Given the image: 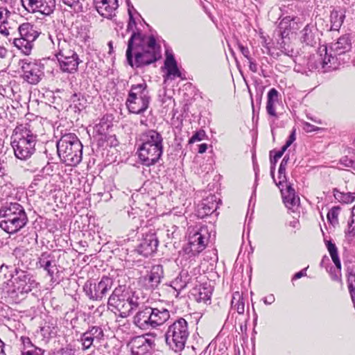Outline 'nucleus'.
Here are the masks:
<instances>
[{
    "label": "nucleus",
    "mask_w": 355,
    "mask_h": 355,
    "mask_svg": "<svg viewBox=\"0 0 355 355\" xmlns=\"http://www.w3.org/2000/svg\"><path fill=\"white\" fill-rule=\"evenodd\" d=\"M60 69L62 72L74 73L78 71V65L82 62L79 56L67 57L65 59H57Z\"/></svg>",
    "instance_id": "bb28decb"
},
{
    "label": "nucleus",
    "mask_w": 355,
    "mask_h": 355,
    "mask_svg": "<svg viewBox=\"0 0 355 355\" xmlns=\"http://www.w3.org/2000/svg\"><path fill=\"white\" fill-rule=\"evenodd\" d=\"M7 14H10V12L6 8H0V23L6 22Z\"/></svg>",
    "instance_id": "13d9d810"
},
{
    "label": "nucleus",
    "mask_w": 355,
    "mask_h": 355,
    "mask_svg": "<svg viewBox=\"0 0 355 355\" xmlns=\"http://www.w3.org/2000/svg\"><path fill=\"white\" fill-rule=\"evenodd\" d=\"M7 49L4 46L0 45V58H5L7 55Z\"/></svg>",
    "instance_id": "338daca9"
},
{
    "label": "nucleus",
    "mask_w": 355,
    "mask_h": 355,
    "mask_svg": "<svg viewBox=\"0 0 355 355\" xmlns=\"http://www.w3.org/2000/svg\"><path fill=\"white\" fill-rule=\"evenodd\" d=\"M217 208L218 204L216 202V197L211 196L207 199H204L202 202L198 205L196 211L197 216L199 218H203L215 212Z\"/></svg>",
    "instance_id": "393cba45"
},
{
    "label": "nucleus",
    "mask_w": 355,
    "mask_h": 355,
    "mask_svg": "<svg viewBox=\"0 0 355 355\" xmlns=\"http://www.w3.org/2000/svg\"><path fill=\"white\" fill-rule=\"evenodd\" d=\"M140 142L142 144L154 146L155 148L164 149V139L162 134L155 130H148L140 135Z\"/></svg>",
    "instance_id": "412c9836"
},
{
    "label": "nucleus",
    "mask_w": 355,
    "mask_h": 355,
    "mask_svg": "<svg viewBox=\"0 0 355 355\" xmlns=\"http://www.w3.org/2000/svg\"><path fill=\"white\" fill-rule=\"evenodd\" d=\"M23 79L31 85L37 84L44 76V65L37 60L24 59L19 61Z\"/></svg>",
    "instance_id": "f8f14e48"
},
{
    "label": "nucleus",
    "mask_w": 355,
    "mask_h": 355,
    "mask_svg": "<svg viewBox=\"0 0 355 355\" xmlns=\"http://www.w3.org/2000/svg\"><path fill=\"white\" fill-rule=\"evenodd\" d=\"M329 273L334 281H339L341 277V267L338 268L336 266L335 268L331 266L329 270Z\"/></svg>",
    "instance_id": "de8ad7c7"
},
{
    "label": "nucleus",
    "mask_w": 355,
    "mask_h": 355,
    "mask_svg": "<svg viewBox=\"0 0 355 355\" xmlns=\"http://www.w3.org/2000/svg\"><path fill=\"white\" fill-rule=\"evenodd\" d=\"M126 61L132 67L141 68L160 58V46L153 35L133 31L128 41Z\"/></svg>",
    "instance_id": "f257e3e1"
},
{
    "label": "nucleus",
    "mask_w": 355,
    "mask_h": 355,
    "mask_svg": "<svg viewBox=\"0 0 355 355\" xmlns=\"http://www.w3.org/2000/svg\"><path fill=\"white\" fill-rule=\"evenodd\" d=\"M351 49V35L345 34L331 44L329 52L326 46L320 47L317 54L310 57L308 67L310 69H321L323 72L336 69L339 65L338 56L349 51Z\"/></svg>",
    "instance_id": "f03ea898"
},
{
    "label": "nucleus",
    "mask_w": 355,
    "mask_h": 355,
    "mask_svg": "<svg viewBox=\"0 0 355 355\" xmlns=\"http://www.w3.org/2000/svg\"><path fill=\"white\" fill-rule=\"evenodd\" d=\"M340 208L338 206H334L327 213V220L328 221L332 224L334 225L336 223H338V216L340 212Z\"/></svg>",
    "instance_id": "37998d69"
},
{
    "label": "nucleus",
    "mask_w": 355,
    "mask_h": 355,
    "mask_svg": "<svg viewBox=\"0 0 355 355\" xmlns=\"http://www.w3.org/2000/svg\"><path fill=\"white\" fill-rule=\"evenodd\" d=\"M191 280L192 278L189 275L188 271L182 270L179 275L171 282V286L176 291H180L186 288L187 285L191 283Z\"/></svg>",
    "instance_id": "72a5a7b5"
},
{
    "label": "nucleus",
    "mask_w": 355,
    "mask_h": 355,
    "mask_svg": "<svg viewBox=\"0 0 355 355\" xmlns=\"http://www.w3.org/2000/svg\"><path fill=\"white\" fill-rule=\"evenodd\" d=\"M151 306H143L139 309L133 318L134 324L142 330L153 329L150 313Z\"/></svg>",
    "instance_id": "6ab92c4d"
},
{
    "label": "nucleus",
    "mask_w": 355,
    "mask_h": 355,
    "mask_svg": "<svg viewBox=\"0 0 355 355\" xmlns=\"http://www.w3.org/2000/svg\"><path fill=\"white\" fill-rule=\"evenodd\" d=\"M8 348L10 349L11 347L5 345V346L0 349V355H8Z\"/></svg>",
    "instance_id": "774afa93"
},
{
    "label": "nucleus",
    "mask_w": 355,
    "mask_h": 355,
    "mask_svg": "<svg viewBox=\"0 0 355 355\" xmlns=\"http://www.w3.org/2000/svg\"><path fill=\"white\" fill-rule=\"evenodd\" d=\"M153 329L163 324L170 318L169 311L163 307L161 308H153L150 310Z\"/></svg>",
    "instance_id": "c756f323"
},
{
    "label": "nucleus",
    "mask_w": 355,
    "mask_h": 355,
    "mask_svg": "<svg viewBox=\"0 0 355 355\" xmlns=\"http://www.w3.org/2000/svg\"><path fill=\"white\" fill-rule=\"evenodd\" d=\"M101 137L98 139V146H103L105 144L106 146H116L119 144V141L116 138L115 135H105L102 132L100 133Z\"/></svg>",
    "instance_id": "a19ab883"
},
{
    "label": "nucleus",
    "mask_w": 355,
    "mask_h": 355,
    "mask_svg": "<svg viewBox=\"0 0 355 355\" xmlns=\"http://www.w3.org/2000/svg\"><path fill=\"white\" fill-rule=\"evenodd\" d=\"M158 244L159 241L155 232L150 231L143 235L137 250L140 254L147 257L157 251Z\"/></svg>",
    "instance_id": "f3484780"
},
{
    "label": "nucleus",
    "mask_w": 355,
    "mask_h": 355,
    "mask_svg": "<svg viewBox=\"0 0 355 355\" xmlns=\"http://www.w3.org/2000/svg\"><path fill=\"white\" fill-rule=\"evenodd\" d=\"M289 161V156L288 155H285L283 159L281 162V164L279 167L278 173H282V171H286V166Z\"/></svg>",
    "instance_id": "6e6d98bb"
},
{
    "label": "nucleus",
    "mask_w": 355,
    "mask_h": 355,
    "mask_svg": "<svg viewBox=\"0 0 355 355\" xmlns=\"http://www.w3.org/2000/svg\"><path fill=\"white\" fill-rule=\"evenodd\" d=\"M126 293H129L126 286L125 285H119L114 289L112 294L110 295L107 303H116V301L117 302L118 300L116 297L118 298L119 295Z\"/></svg>",
    "instance_id": "79ce46f5"
},
{
    "label": "nucleus",
    "mask_w": 355,
    "mask_h": 355,
    "mask_svg": "<svg viewBox=\"0 0 355 355\" xmlns=\"http://www.w3.org/2000/svg\"><path fill=\"white\" fill-rule=\"evenodd\" d=\"M19 37L13 39V44L21 52L30 55L33 47V42L39 37L40 33L37 27L31 23H23L18 27Z\"/></svg>",
    "instance_id": "9d476101"
},
{
    "label": "nucleus",
    "mask_w": 355,
    "mask_h": 355,
    "mask_svg": "<svg viewBox=\"0 0 355 355\" xmlns=\"http://www.w3.org/2000/svg\"><path fill=\"white\" fill-rule=\"evenodd\" d=\"M189 336L188 322L179 318L170 324L165 333L166 345L175 352H182Z\"/></svg>",
    "instance_id": "0eeeda50"
},
{
    "label": "nucleus",
    "mask_w": 355,
    "mask_h": 355,
    "mask_svg": "<svg viewBox=\"0 0 355 355\" xmlns=\"http://www.w3.org/2000/svg\"><path fill=\"white\" fill-rule=\"evenodd\" d=\"M22 347L21 348V355H44V350L35 345L30 338L21 336L20 338Z\"/></svg>",
    "instance_id": "c85d7f7f"
},
{
    "label": "nucleus",
    "mask_w": 355,
    "mask_h": 355,
    "mask_svg": "<svg viewBox=\"0 0 355 355\" xmlns=\"http://www.w3.org/2000/svg\"><path fill=\"white\" fill-rule=\"evenodd\" d=\"M347 233L352 236H355V218H352L351 223H349Z\"/></svg>",
    "instance_id": "4d7b16f0"
},
{
    "label": "nucleus",
    "mask_w": 355,
    "mask_h": 355,
    "mask_svg": "<svg viewBox=\"0 0 355 355\" xmlns=\"http://www.w3.org/2000/svg\"><path fill=\"white\" fill-rule=\"evenodd\" d=\"M60 355H74V350L69 347L62 348L60 350Z\"/></svg>",
    "instance_id": "bf43d9fd"
},
{
    "label": "nucleus",
    "mask_w": 355,
    "mask_h": 355,
    "mask_svg": "<svg viewBox=\"0 0 355 355\" xmlns=\"http://www.w3.org/2000/svg\"><path fill=\"white\" fill-rule=\"evenodd\" d=\"M340 164L345 167H349L355 171V161L348 158L347 156L343 157L340 160Z\"/></svg>",
    "instance_id": "8fccbe9b"
},
{
    "label": "nucleus",
    "mask_w": 355,
    "mask_h": 355,
    "mask_svg": "<svg viewBox=\"0 0 355 355\" xmlns=\"http://www.w3.org/2000/svg\"><path fill=\"white\" fill-rule=\"evenodd\" d=\"M231 307L236 310L240 315L243 314L245 311V302L243 295L238 291L232 294Z\"/></svg>",
    "instance_id": "e433bc0d"
},
{
    "label": "nucleus",
    "mask_w": 355,
    "mask_h": 355,
    "mask_svg": "<svg viewBox=\"0 0 355 355\" xmlns=\"http://www.w3.org/2000/svg\"><path fill=\"white\" fill-rule=\"evenodd\" d=\"M151 98L145 81L132 85L125 101L128 111L132 114L144 113L149 107Z\"/></svg>",
    "instance_id": "6e6552de"
},
{
    "label": "nucleus",
    "mask_w": 355,
    "mask_h": 355,
    "mask_svg": "<svg viewBox=\"0 0 355 355\" xmlns=\"http://www.w3.org/2000/svg\"><path fill=\"white\" fill-rule=\"evenodd\" d=\"M206 137V133L204 130H201L196 132L192 137L189 139V143L193 144L196 141H202Z\"/></svg>",
    "instance_id": "49530a36"
},
{
    "label": "nucleus",
    "mask_w": 355,
    "mask_h": 355,
    "mask_svg": "<svg viewBox=\"0 0 355 355\" xmlns=\"http://www.w3.org/2000/svg\"><path fill=\"white\" fill-rule=\"evenodd\" d=\"M279 92L275 88L269 90L267 94L266 112L270 116L277 118L275 104L279 101Z\"/></svg>",
    "instance_id": "2f4dec72"
},
{
    "label": "nucleus",
    "mask_w": 355,
    "mask_h": 355,
    "mask_svg": "<svg viewBox=\"0 0 355 355\" xmlns=\"http://www.w3.org/2000/svg\"><path fill=\"white\" fill-rule=\"evenodd\" d=\"M57 59L64 58L67 57L78 56L77 53L74 51L73 46L68 41H60L58 42V50L55 53Z\"/></svg>",
    "instance_id": "f704fd0d"
},
{
    "label": "nucleus",
    "mask_w": 355,
    "mask_h": 355,
    "mask_svg": "<svg viewBox=\"0 0 355 355\" xmlns=\"http://www.w3.org/2000/svg\"><path fill=\"white\" fill-rule=\"evenodd\" d=\"M303 129L306 132H315V131L320 130V128L315 126V125L311 124L310 123L304 122L303 123Z\"/></svg>",
    "instance_id": "864d4df0"
},
{
    "label": "nucleus",
    "mask_w": 355,
    "mask_h": 355,
    "mask_svg": "<svg viewBox=\"0 0 355 355\" xmlns=\"http://www.w3.org/2000/svg\"><path fill=\"white\" fill-rule=\"evenodd\" d=\"M191 294L197 302L206 303L211 300L212 289L210 286L200 285L199 287L195 288Z\"/></svg>",
    "instance_id": "c9c22d12"
},
{
    "label": "nucleus",
    "mask_w": 355,
    "mask_h": 355,
    "mask_svg": "<svg viewBox=\"0 0 355 355\" xmlns=\"http://www.w3.org/2000/svg\"><path fill=\"white\" fill-rule=\"evenodd\" d=\"M127 2H128V15H129V21L128 24L127 30L130 31V30H132V28L136 26V21L133 17L132 11H131V8H133V6L130 5V2L128 0L127 1Z\"/></svg>",
    "instance_id": "09e8293b"
},
{
    "label": "nucleus",
    "mask_w": 355,
    "mask_h": 355,
    "mask_svg": "<svg viewBox=\"0 0 355 355\" xmlns=\"http://www.w3.org/2000/svg\"><path fill=\"white\" fill-rule=\"evenodd\" d=\"M238 47H239V49L240 50L241 53L243 55V56L247 60H250V58H252L250 57L249 49L247 46H245L241 43L239 42Z\"/></svg>",
    "instance_id": "5fc2aeb1"
},
{
    "label": "nucleus",
    "mask_w": 355,
    "mask_h": 355,
    "mask_svg": "<svg viewBox=\"0 0 355 355\" xmlns=\"http://www.w3.org/2000/svg\"><path fill=\"white\" fill-rule=\"evenodd\" d=\"M325 244L329 252V254L331 257L333 262L335 264V266L338 268H340V261L339 259L338 248L334 243L331 242V241H325Z\"/></svg>",
    "instance_id": "ea45409f"
},
{
    "label": "nucleus",
    "mask_w": 355,
    "mask_h": 355,
    "mask_svg": "<svg viewBox=\"0 0 355 355\" xmlns=\"http://www.w3.org/2000/svg\"><path fill=\"white\" fill-rule=\"evenodd\" d=\"M28 218L22 205L16 200H7L0 207V228L14 234L28 223Z\"/></svg>",
    "instance_id": "7ed1b4c3"
},
{
    "label": "nucleus",
    "mask_w": 355,
    "mask_h": 355,
    "mask_svg": "<svg viewBox=\"0 0 355 355\" xmlns=\"http://www.w3.org/2000/svg\"><path fill=\"white\" fill-rule=\"evenodd\" d=\"M333 193L336 200L341 203L349 204L355 200V191L341 192L338 189L335 188L333 190Z\"/></svg>",
    "instance_id": "58836bf2"
},
{
    "label": "nucleus",
    "mask_w": 355,
    "mask_h": 355,
    "mask_svg": "<svg viewBox=\"0 0 355 355\" xmlns=\"http://www.w3.org/2000/svg\"><path fill=\"white\" fill-rule=\"evenodd\" d=\"M11 279L4 282L1 289L6 296L17 302L24 299L27 293L37 286V282L28 272L15 269V274H10Z\"/></svg>",
    "instance_id": "39448f33"
},
{
    "label": "nucleus",
    "mask_w": 355,
    "mask_h": 355,
    "mask_svg": "<svg viewBox=\"0 0 355 355\" xmlns=\"http://www.w3.org/2000/svg\"><path fill=\"white\" fill-rule=\"evenodd\" d=\"M263 301L265 304L270 305L275 302V297L272 294L269 295L268 296L264 297Z\"/></svg>",
    "instance_id": "e2e57ef3"
},
{
    "label": "nucleus",
    "mask_w": 355,
    "mask_h": 355,
    "mask_svg": "<svg viewBox=\"0 0 355 355\" xmlns=\"http://www.w3.org/2000/svg\"><path fill=\"white\" fill-rule=\"evenodd\" d=\"M164 67L167 71V77L171 79L181 77V72L179 70L177 62L173 55H167L164 61Z\"/></svg>",
    "instance_id": "473e14b6"
},
{
    "label": "nucleus",
    "mask_w": 355,
    "mask_h": 355,
    "mask_svg": "<svg viewBox=\"0 0 355 355\" xmlns=\"http://www.w3.org/2000/svg\"><path fill=\"white\" fill-rule=\"evenodd\" d=\"M329 262V259L327 256H324L322 259V261L320 262V266L322 267H324L327 269V263Z\"/></svg>",
    "instance_id": "69168bd1"
},
{
    "label": "nucleus",
    "mask_w": 355,
    "mask_h": 355,
    "mask_svg": "<svg viewBox=\"0 0 355 355\" xmlns=\"http://www.w3.org/2000/svg\"><path fill=\"white\" fill-rule=\"evenodd\" d=\"M114 285V279L107 275H103L96 282L94 280H87L83 286L85 295L92 301H102L105 298Z\"/></svg>",
    "instance_id": "1a4fd4ad"
},
{
    "label": "nucleus",
    "mask_w": 355,
    "mask_h": 355,
    "mask_svg": "<svg viewBox=\"0 0 355 355\" xmlns=\"http://www.w3.org/2000/svg\"><path fill=\"white\" fill-rule=\"evenodd\" d=\"M249 62V69L251 71L254 73H257L258 71V67L256 62L252 59L250 58V60H248Z\"/></svg>",
    "instance_id": "052dcab7"
},
{
    "label": "nucleus",
    "mask_w": 355,
    "mask_h": 355,
    "mask_svg": "<svg viewBox=\"0 0 355 355\" xmlns=\"http://www.w3.org/2000/svg\"><path fill=\"white\" fill-rule=\"evenodd\" d=\"M164 277V270L162 265H155L146 275L139 278V283L147 290L156 288Z\"/></svg>",
    "instance_id": "dca6fc26"
},
{
    "label": "nucleus",
    "mask_w": 355,
    "mask_h": 355,
    "mask_svg": "<svg viewBox=\"0 0 355 355\" xmlns=\"http://www.w3.org/2000/svg\"><path fill=\"white\" fill-rule=\"evenodd\" d=\"M141 304L138 297L135 295L130 296L129 298L125 300L121 304L119 302L116 304V306L113 308L116 309L120 312V316L125 318L130 315L133 310L137 309Z\"/></svg>",
    "instance_id": "4be33fe9"
},
{
    "label": "nucleus",
    "mask_w": 355,
    "mask_h": 355,
    "mask_svg": "<svg viewBox=\"0 0 355 355\" xmlns=\"http://www.w3.org/2000/svg\"><path fill=\"white\" fill-rule=\"evenodd\" d=\"M134 293H131V292H129V293H123V295H119L118 297V300H117V302L116 301V303H107V306L109 307H114L115 306H116V304L118 303H122L125 301V300H126L127 298L128 299L130 296H132L133 295Z\"/></svg>",
    "instance_id": "603ef678"
},
{
    "label": "nucleus",
    "mask_w": 355,
    "mask_h": 355,
    "mask_svg": "<svg viewBox=\"0 0 355 355\" xmlns=\"http://www.w3.org/2000/svg\"><path fill=\"white\" fill-rule=\"evenodd\" d=\"M296 139L295 137V129H293L291 135H289L286 144L282 147V149L275 152L273 157H270V175L274 179V173L275 171V166L278 161V159L282 157L284 155V152L287 150V148L295 141ZM272 151H270V155Z\"/></svg>",
    "instance_id": "cd10ccee"
},
{
    "label": "nucleus",
    "mask_w": 355,
    "mask_h": 355,
    "mask_svg": "<svg viewBox=\"0 0 355 355\" xmlns=\"http://www.w3.org/2000/svg\"><path fill=\"white\" fill-rule=\"evenodd\" d=\"M345 16L341 11L333 10L330 15L331 31H338L343 23Z\"/></svg>",
    "instance_id": "4c0bfd02"
},
{
    "label": "nucleus",
    "mask_w": 355,
    "mask_h": 355,
    "mask_svg": "<svg viewBox=\"0 0 355 355\" xmlns=\"http://www.w3.org/2000/svg\"><path fill=\"white\" fill-rule=\"evenodd\" d=\"M306 268L302 269V270L296 272L294 276L293 277V280L294 279H300L302 277H304L306 275Z\"/></svg>",
    "instance_id": "680f3d73"
},
{
    "label": "nucleus",
    "mask_w": 355,
    "mask_h": 355,
    "mask_svg": "<svg viewBox=\"0 0 355 355\" xmlns=\"http://www.w3.org/2000/svg\"><path fill=\"white\" fill-rule=\"evenodd\" d=\"M278 179H279V181L278 182H276V180L275 178H274L273 180L274 182H275L276 185L280 189H283V187H284V183H287V181H286V171H282V173H279V175H278Z\"/></svg>",
    "instance_id": "3c124183"
},
{
    "label": "nucleus",
    "mask_w": 355,
    "mask_h": 355,
    "mask_svg": "<svg viewBox=\"0 0 355 355\" xmlns=\"http://www.w3.org/2000/svg\"><path fill=\"white\" fill-rule=\"evenodd\" d=\"M49 38L51 40L54 49L57 48L56 51L58 50V42L60 41H67L64 38L62 33H56L53 35H49Z\"/></svg>",
    "instance_id": "c03bdc74"
},
{
    "label": "nucleus",
    "mask_w": 355,
    "mask_h": 355,
    "mask_svg": "<svg viewBox=\"0 0 355 355\" xmlns=\"http://www.w3.org/2000/svg\"><path fill=\"white\" fill-rule=\"evenodd\" d=\"M280 191L286 207L291 209L293 207L300 205V198L295 194V191L291 183L286 184V189H280Z\"/></svg>",
    "instance_id": "a878e982"
},
{
    "label": "nucleus",
    "mask_w": 355,
    "mask_h": 355,
    "mask_svg": "<svg viewBox=\"0 0 355 355\" xmlns=\"http://www.w3.org/2000/svg\"><path fill=\"white\" fill-rule=\"evenodd\" d=\"M6 174L5 163L0 159V177H3Z\"/></svg>",
    "instance_id": "0e129e2a"
},
{
    "label": "nucleus",
    "mask_w": 355,
    "mask_h": 355,
    "mask_svg": "<svg viewBox=\"0 0 355 355\" xmlns=\"http://www.w3.org/2000/svg\"><path fill=\"white\" fill-rule=\"evenodd\" d=\"M62 2L70 6L73 7L74 9H77L78 10H83V4L82 2L85 0H62Z\"/></svg>",
    "instance_id": "a18cd8bd"
},
{
    "label": "nucleus",
    "mask_w": 355,
    "mask_h": 355,
    "mask_svg": "<svg viewBox=\"0 0 355 355\" xmlns=\"http://www.w3.org/2000/svg\"><path fill=\"white\" fill-rule=\"evenodd\" d=\"M155 334H145L131 339L130 346L132 355H153L155 349Z\"/></svg>",
    "instance_id": "9b49d317"
},
{
    "label": "nucleus",
    "mask_w": 355,
    "mask_h": 355,
    "mask_svg": "<svg viewBox=\"0 0 355 355\" xmlns=\"http://www.w3.org/2000/svg\"><path fill=\"white\" fill-rule=\"evenodd\" d=\"M103 337L104 333L101 327L97 326L89 327L80 337L83 349H88L95 343L100 344Z\"/></svg>",
    "instance_id": "a211bd4d"
},
{
    "label": "nucleus",
    "mask_w": 355,
    "mask_h": 355,
    "mask_svg": "<svg viewBox=\"0 0 355 355\" xmlns=\"http://www.w3.org/2000/svg\"><path fill=\"white\" fill-rule=\"evenodd\" d=\"M164 149L141 144L137 149L138 157L142 165L151 166L159 162Z\"/></svg>",
    "instance_id": "4468645a"
},
{
    "label": "nucleus",
    "mask_w": 355,
    "mask_h": 355,
    "mask_svg": "<svg viewBox=\"0 0 355 355\" xmlns=\"http://www.w3.org/2000/svg\"><path fill=\"white\" fill-rule=\"evenodd\" d=\"M320 33L315 25L307 24L300 33V40L302 44L315 46L320 42Z\"/></svg>",
    "instance_id": "aec40b11"
},
{
    "label": "nucleus",
    "mask_w": 355,
    "mask_h": 355,
    "mask_svg": "<svg viewBox=\"0 0 355 355\" xmlns=\"http://www.w3.org/2000/svg\"><path fill=\"white\" fill-rule=\"evenodd\" d=\"M58 154L67 166H75L83 158V144L74 133L63 135L57 142Z\"/></svg>",
    "instance_id": "423d86ee"
},
{
    "label": "nucleus",
    "mask_w": 355,
    "mask_h": 355,
    "mask_svg": "<svg viewBox=\"0 0 355 355\" xmlns=\"http://www.w3.org/2000/svg\"><path fill=\"white\" fill-rule=\"evenodd\" d=\"M41 268L47 272L51 280L54 277L55 270H57L56 260L55 255L52 253L43 252L38 261Z\"/></svg>",
    "instance_id": "b1692460"
},
{
    "label": "nucleus",
    "mask_w": 355,
    "mask_h": 355,
    "mask_svg": "<svg viewBox=\"0 0 355 355\" xmlns=\"http://www.w3.org/2000/svg\"><path fill=\"white\" fill-rule=\"evenodd\" d=\"M24 7L30 12L50 15L55 8V0H21Z\"/></svg>",
    "instance_id": "2eb2a0df"
},
{
    "label": "nucleus",
    "mask_w": 355,
    "mask_h": 355,
    "mask_svg": "<svg viewBox=\"0 0 355 355\" xmlns=\"http://www.w3.org/2000/svg\"><path fill=\"white\" fill-rule=\"evenodd\" d=\"M207 234L208 232L206 227H201L193 234H190L188 245L184 248V254L191 257L204 250L209 240Z\"/></svg>",
    "instance_id": "ddd939ff"
},
{
    "label": "nucleus",
    "mask_w": 355,
    "mask_h": 355,
    "mask_svg": "<svg viewBox=\"0 0 355 355\" xmlns=\"http://www.w3.org/2000/svg\"><path fill=\"white\" fill-rule=\"evenodd\" d=\"M96 10L103 17L110 18L118 8L117 0H94Z\"/></svg>",
    "instance_id": "5701e85b"
},
{
    "label": "nucleus",
    "mask_w": 355,
    "mask_h": 355,
    "mask_svg": "<svg viewBox=\"0 0 355 355\" xmlns=\"http://www.w3.org/2000/svg\"><path fill=\"white\" fill-rule=\"evenodd\" d=\"M11 142L15 155L21 160L29 159L35 151L37 135L33 130V123L18 125L14 130Z\"/></svg>",
    "instance_id": "20e7f679"
},
{
    "label": "nucleus",
    "mask_w": 355,
    "mask_h": 355,
    "mask_svg": "<svg viewBox=\"0 0 355 355\" xmlns=\"http://www.w3.org/2000/svg\"><path fill=\"white\" fill-rule=\"evenodd\" d=\"M297 17L294 15H288L283 17L279 21L276 30L277 34L282 39L286 38L289 35L291 29V22L295 21Z\"/></svg>",
    "instance_id": "7c9ffc66"
}]
</instances>
